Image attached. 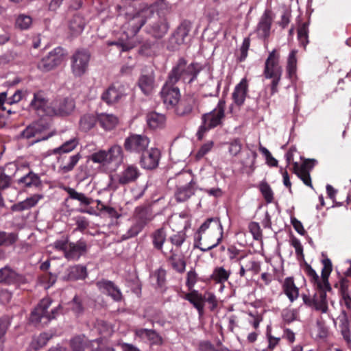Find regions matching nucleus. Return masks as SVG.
I'll return each instance as SVG.
<instances>
[{"instance_id": "obj_1", "label": "nucleus", "mask_w": 351, "mask_h": 351, "mask_svg": "<svg viewBox=\"0 0 351 351\" xmlns=\"http://www.w3.org/2000/svg\"><path fill=\"white\" fill-rule=\"evenodd\" d=\"M171 5L162 1L158 3L156 12L151 9L143 10L140 14L134 16L129 25L134 27V32H137L145 24V18L148 19L147 32L156 38H162L169 27L166 16L171 12Z\"/></svg>"}, {"instance_id": "obj_2", "label": "nucleus", "mask_w": 351, "mask_h": 351, "mask_svg": "<svg viewBox=\"0 0 351 351\" xmlns=\"http://www.w3.org/2000/svg\"><path fill=\"white\" fill-rule=\"evenodd\" d=\"M280 55L276 49L269 52L265 62L263 76L266 79L271 80V94L278 92V86L281 80L282 68L280 64Z\"/></svg>"}, {"instance_id": "obj_3", "label": "nucleus", "mask_w": 351, "mask_h": 351, "mask_svg": "<svg viewBox=\"0 0 351 351\" xmlns=\"http://www.w3.org/2000/svg\"><path fill=\"white\" fill-rule=\"evenodd\" d=\"M200 71V67L197 63L187 64L186 60L180 58L176 64L172 68L169 74V83L176 84L182 80L184 83H192Z\"/></svg>"}, {"instance_id": "obj_4", "label": "nucleus", "mask_w": 351, "mask_h": 351, "mask_svg": "<svg viewBox=\"0 0 351 351\" xmlns=\"http://www.w3.org/2000/svg\"><path fill=\"white\" fill-rule=\"evenodd\" d=\"M225 110L226 102L223 99H220L212 111L202 116V123L197 132L199 140H202L209 130L222 125L225 119Z\"/></svg>"}, {"instance_id": "obj_5", "label": "nucleus", "mask_w": 351, "mask_h": 351, "mask_svg": "<svg viewBox=\"0 0 351 351\" xmlns=\"http://www.w3.org/2000/svg\"><path fill=\"white\" fill-rule=\"evenodd\" d=\"M52 300L49 298H45L41 300L32 312L29 317L30 322L36 326H43L55 319L60 313L61 306L59 305L51 311H48V308Z\"/></svg>"}, {"instance_id": "obj_6", "label": "nucleus", "mask_w": 351, "mask_h": 351, "mask_svg": "<svg viewBox=\"0 0 351 351\" xmlns=\"http://www.w3.org/2000/svg\"><path fill=\"white\" fill-rule=\"evenodd\" d=\"M122 147L117 145H112L108 150L100 149L90 155V159L94 163L107 166L112 163H120L123 159Z\"/></svg>"}, {"instance_id": "obj_7", "label": "nucleus", "mask_w": 351, "mask_h": 351, "mask_svg": "<svg viewBox=\"0 0 351 351\" xmlns=\"http://www.w3.org/2000/svg\"><path fill=\"white\" fill-rule=\"evenodd\" d=\"M90 54L85 49L77 50L71 57V69L75 77L83 75L88 70Z\"/></svg>"}, {"instance_id": "obj_8", "label": "nucleus", "mask_w": 351, "mask_h": 351, "mask_svg": "<svg viewBox=\"0 0 351 351\" xmlns=\"http://www.w3.org/2000/svg\"><path fill=\"white\" fill-rule=\"evenodd\" d=\"M65 55L64 49L61 47H56L40 61L38 67L43 71L52 70L63 62Z\"/></svg>"}, {"instance_id": "obj_9", "label": "nucleus", "mask_w": 351, "mask_h": 351, "mask_svg": "<svg viewBox=\"0 0 351 351\" xmlns=\"http://www.w3.org/2000/svg\"><path fill=\"white\" fill-rule=\"evenodd\" d=\"M149 143V138L147 136L132 134L125 139L123 146L128 152L140 154L147 149Z\"/></svg>"}, {"instance_id": "obj_10", "label": "nucleus", "mask_w": 351, "mask_h": 351, "mask_svg": "<svg viewBox=\"0 0 351 351\" xmlns=\"http://www.w3.org/2000/svg\"><path fill=\"white\" fill-rule=\"evenodd\" d=\"M174 84L169 83L167 80L160 92L162 101L168 109L173 110L180 99V90L173 86Z\"/></svg>"}, {"instance_id": "obj_11", "label": "nucleus", "mask_w": 351, "mask_h": 351, "mask_svg": "<svg viewBox=\"0 0 351 351\" xmlns=\"http://www.w3.org/2000/svg\"><path fill=\"white\" fill-rule=\"evenodd\" d=\"M51 114L64 116L70 114L75 108V101L71 97H59L50 104Z\"/></svg>"}, {"instance_id": "obj_12", "label": "nucleus", "mask_w": 351, "mask_h": 351, "mask_svg": "<svg viewBox=\"0 0 351 351\" xmlns=\"http://www.w3.org/2000/svg\"><path fill=\"white\" fill-rule=\"evenodd\" d=\"M160 157V151L158 148L152 147L142 152L139 162L142 168L153 170L158 167Z\"/></svg>"}, {"instance_id": "obj_13", "label": "nucleus", "mask_w": 351, "mask_h": 351, "mask_svg": "<svg viewBox=\"0 0 351 351\" xmlns=\"http://www.w3.org/2000/svg\"><path fill=\"white\" fill-rule=\"evenodd\" d=\"M141 175L140 169L136 165L128 164L117 174V182L121 185H126L136 182Z\"/></svg>"}, {"instance_id": "obj_14", "label": "nucleus", "mask_w": 351, "mask_h": 351, "mask_svg": "<svg viewBox=\"0 0 351 351\" xmlns=\"http://www.w3.org/2000/svg\"><path fill=\"white\" fill-rule=\"evenodd\" d=\"M81 158L82 155L80 153L71 156L67 154L56 155L58 172L60 173H66L71 171Z\"/></svg>"}, {"instance_id": "obj_15", "label": "nucleus", "mask_w": 351, "mask_h": 351, "mask_svg": "<svg viewBox=\"0 0 351 351\" xmlns=\"http://www.w3.org/2000/svg\"><path fill=\"white\" fill-rule=\"evenodd\" d=\"M88 248L86 242L83 239L76 243H69L67 249H65L64 256L68 261H77L80 256L86 254Z\"/></svg>"}, {"instance_id": "obj_16", "label": "nucleus", "mask_w": 351, "mask_h": 351, "mask_svg": "<svg viewBox=\"0 0 351 351\" xmlns=\"http://www.w3.org/2000/svg\"><path fill=\"white\" fill-rule=\"evenodd\" d=\"M314 167L313 160H306L301 165L293 163V172L302 180L304 184L313 188L310 171Z\"/></svg>"}, {"instance_id": "obj_17", "label": "nucleus", "mask_w": 351, "mask_h": 351, "mask_svg": "<svg viewBox=\"0 0 351 351\" xmlns=\"http://www.w3.org/2000/svg\"><path fill=\"white\" fill-rule=\"evenodd\" d=\"M197 105V97L194 95H187L182 100L180 99L173 110L180 117L186 116L192 112L193 108Z\"/></svg>"}, {"instance_id": "obj_18", "label": "nucleus", "mask_w": 351, "mask_h": 351, "mask_svg": "<svg viewBox=\"0 0 351 351\" xmlns=\"http://www.w3.org/2000/svg\"><path fill=\"white\" fill-rule=\"evenodd\" d=\"M272 21V12L265 10L257 25L256 32L260 38L266 39L269 36Z\"/></svg>"}, {"instance_id": "obj_19", "label": "nucleus", "mask_w": 351, "mask_h": 351, "mask_svg": "<svg viewBox=\"0 0 351 351\" xmlns=\"http://www.w3.org/2000/svg\"><path fill=\"white\" fill-rule=\"evenodd\" d=\"M97 287L103 293L108 294L114 300L119 302L122 300L120 289L112 281L102 280L97 282Z\"/></svg>"}, {"instance_id": "obj_20", "label": "nucleus", "mask_w": 351, "mask_h": 351, "mask_svg": "<svg viewBox=\"0 0 351 351\" xmlns=\"http://www.w3.org/2000/svg\"><path fill=\"white\" fill-rule=\"evenodd\" d=\"M138 86L146 95H150L156 87L155 75L153 72L141 74L138 80Z\"/></svg>"}, {"instance_id": "obj_21", "label": "nucleus", "mask_w": 351, "mask_h": 351, "mask_svg": "<svg viewBox=\"0 0 351 351\" xmlns=\"http://www.w3.org/2000/svg\"><path fill=\"white\" fill-rule=\"evenodd\" d=\"M248 91V84L246 78H243L240 82L236 85L232 94L234 103L241 106L244 104Z\"/></svg>"}, {"instance_id": "obj_22", "label": "nucleus", "mask_w": 351, "mask_h": 351, "mask_svg": "<svg viewBox=\"0 0 351 351\" xmlns=\"http://www.w3.org/2000/svg\"><path fill=\"white\" fill-rule=\"evenodd\" d=\"M184 298L188 300L197 310L199 315L204 312V299L203 295L197 290H191L184 295Z\"/></svg>"}, {"instance_id": "obj_23", "label": "nucleus", "mask_w": 351, "mask_h": 351, "mask_svg": "<svg viewBox=\"0 0 351 351\" xmlns=\"http://www.w3.org/2000/svg\"><path fill=\"white\" fill-rule=\"evenodd\" d=\"M125 95L123 87L114 86H110L102 94V99L108 104H114L117 102Z\"/></svg>"}, {"instance_id": "obj_24", "label": "nucleus", "mask_w": 351, "mask_h": 351, "mask_svg": "<svg viewBox=\"0 0 351 351\" xmlns=\"http://www.w3.org/2000/svg\"><path fill=\"white\" fill-rule=\"evenodd\" d=\"M213 223V227L216 228L219 232L220 237H217L216 241L212 243L208 247V249H211L217 246L221 239L222 236V226L218 218H209L204 223L202 224L198 230V234H202L210 226V223Z\"/></svg>"}, {"instance_id": "obj_25", "label": "nucleus", "mask_w": 351, "mask_h": 351, "mask_svg": "<svg viewBox=\"0 0 351 351\" xmlns=\"http://www.w3.org/2000/svg\"><path fill=\"white\" fill-rule=\"evenodd\" d=\"M43 196L39 194H35L29 197L26 198L25 200L20 202L12 206L14 211H23L28 210L35 206L38 202L43 199Z\"/></svg>"}, {"instance_id": "obj_26", "label": "nucleus", "mask_w": 351, "mask_h": 351, "mask_svg": "<svg viewBox=\"0 0 351 351\" xmlns=\"http://www.w3.org/2000/svg\"><path fill=\"white\" fill-rule=\"evenodd\" d=\"M282 289L290 302H293L298 298L299 289L295 286L293 278L289 277L285 280Z\"/></svg>"}, {"instance_id": "obj_27", "label": "nucleus", "mask_w": 351, "mask_h": 351, "mask_svg": "<svg viewBox=\"0 0 351 351\" xmlns=\"http://www.w3.org/2000/svg\"><path fill=\"white\" fill-rule=\"evenodd\" d=\"M99 125L105 130H111L117 125L118 118L112 114L101 113L97 116Z\"/></svg>"}, {"instance_id": "obj_28", "label": "nucleus", "mask_w": 351, "mask_h": 351, "mask_svg": "<svg viewBox=\"0 0 351 351\" xmlns=\"http://www.w3.org/2000/svg\"><path fill=\"white\" fill-rule=\"evenodd\" d=\"M191 27L192 23L189 21H184L179 25L174 34V38L178 45H182L185 43L186 38L188 37Z\"/></svg>"}, {"instance_id": "obj_29", "label": "nucleus", "mask_w": 351, "mask_h": 351, "mask_svg": "<svg viewBox=\"0 0 351 351\" xmlns=\"http://www.w3.org/2000/svg\"><path fill=\"white\" fill-rule=\"evenodd\" d=\"M47 101L46 100L42 92L34 93V99L32 100L30 105L35 110H41L48 114H51V109L49 106H47Z\"/></svg>"}, {"instance_id": "obj_30", "label": "nucleus", "mask_w": 351, "mask_h": 351, "mask_svg": "<svg viewBox=\"0 0 351 351\" xmlns=\"http://www.w3.org/2000/svg\"><path fill=\"white\" fill-rule=\"evenodd\" d=\"M5 170L11 171L12 173H4L0 168V189H3L9 186L12 177L14 176L17 171V166L15 163H10L6 165Z\"/></svg>"}, {"instance_id": "obj_31", "label": "nucleus", "mask_w": 351, "mask_h": 351, "mask_svg": "<svg viewBox=\"0 0 351 351\" xmlns=\"http://www.w3.org/2000/svg\"><path fill=\"white\" fill-rule=\"evenodd\" d=\"M85 27V21L80 15L73 16L69 22V29L72 36L80 35Z\"/></svg>"}, {"instance_id": "obj_32", "label": "nucleus", "mask_w": 351, "mask_h": 351, "mask_svg": "<svg viewBox=\"0 0 351 351\" xmlns=\"http://www.w3.org/2000/svg\"><path fill=\"white\" fill-rule=\"evenodd\" d=\"M79 145V139L77 137L71 138L66 141L60 146L52 149L51 153L54 155L67 154L73 151Z\"/></svg>"}, {"instance_id": "obj_33", "label": "nucleus", "mask_w": 351, "mask_h": 351, "mask_svg": "<svg viewBox=\"0 0 351 351\" xmlns=\"http://www.w3.org/2000/svg\"><path fill=\"white\" fill-rule=\"evenodd\" d=\"M316 293L315 297L317 299V311L326 312L327 310L326 292L331 289H325L323 286H315Z\"/></svg>"}, {"instance_id": "obj_34", "label": "nucleus", "mask_w": 351, "mask_h": 351, "mask_svg": "<svg viewBox=\"0 0 351 351\" xmlns=\"http://www.w3.org/2000/svg\"><path fill=\"white\" fill-rule=\"evenodd\" d=\"M297 51L293 49L289 53L286 65V73L287 77L292 80L296 75L297 71Z\"/></svg>"}, {"instance_id": "obj_35", "label": "nucleus", "mask_w": 351, "mask_h": 351, "mask_svg": "<svg viewBox=\"0 0 351 351\" xmlns=\"http://www.w3.org/2000/svg\"><path fill=\"white\" fill-rule=\"evenodd\" d=\"M166 237L167 234L164 227H161L154 231L151 234V238L154 248L158 250H161L163 244L166 241Z\"/></svg>"}, {"instance_id": "obj_36", "label": "nucleus", "mask_w": 351, "mask_h": 351, "mask_svg": "<svg viewBox=\"0 0 351 351\" xmlns=\"http://www.w3.org/2000/svg\"><path fill=\"white\" fill-rule=\"evenodd\" d=\"M132 219L144 228L149 221H152V217L147 209L142 207H138L135 210Z\"/></svg>"}, {"instance_id": "obj_37", "label": "nucleus", "mask_w": 351, "mask_h": 351, "mask_svg": "<svg viewBox=\"0 0 351 351\" xmlns=\"http://www.w3.org/2000/svg\"><path fill=\"white\" fill-rule=\"evenodd\" d=\"M18 183L22 184L25 187L38 186L40 185L41 182L39 176L36 173L30 171L25 176L21 177L19 180Z\"/></svg>"}, {"instance_id": "obj_38", "label": "nucleus", "mask_w": 351, "mask_h": 351, "mask_svg": "<svg viewBox=\"0 0 351 351\" xmlns=\"http://www.w3.org/2000/svg\"><path fill=\"white\" fill-rule=\"evenodd\" d=\"M87 276L86 268L82 265H73L70 267L68 278L70 280L84 279Z\"/></svg>"}, {"instance_id": "obj_39", "label": "nucleus", "mask_w": 351, "mask_h": 351, "mask_svg": "<svg viewBox=\"0 0 351 351\" xmlns=\"http://www.w3.org/2000/svg\"><path fill=\"white\" fill-rule=\"evenodd\" d=\"M147 122L150 128L156 129L164 125L165 117L162 114L152 112L147 115Z\"/></svg>"}, {"instance_id": "obj_40", "label": "nucleus", "mask_w": 351, "mask_h": 351, "mask_svg": "<svg viewBox=\"0 0 351 351\" xmlns=\"http://www.w3.org/2000/svg\"><path fill=\"white\" fill-rule=\"evenodd\" d=\"M191 182H189L187 185L178 187L175 197L178 202H184L189 199L194 194V189L191 185Z\"/></svg>"}, {"instance_id": "obj_41", "label": "nucleus", "mask_w": 351, "mask_h": 351, "mask_svg": "<svg viewBox=\"0 0 351 351\" xmlns=\"http://www.w3.org/2000/svg\"><path fill=\"white\" fill-rule=\"evenodd\" d=\"M65 191L68 193L69 198L79 201L82 204L88 206L93 202V199L86 196L82 193H79L74 189L71 187H66Z\"/></svg>"}, {"instance_id": "obj_42", "label": "nucleus", "mask_w": 351, "mask_h": 351, "mask_svg": "<svg viewBox=\"0 0 351 351\" xmlns=\"http://www.w3.org/2000/svg\"><path fill=\"white\" fill-rule=\"evenodd\" d=\"M97 121V117L94 114H87L82 116L80 121V130L87 132L91 130Z\"/></svg>"}, {"instance_id": "obj_43", "label": "nucleus", "mask_w": 351, "mask_h": 351, "mask_svg": "<svg viewBox=\"0 0 351 351\" xmlns=\"http://www.w3.org/2000/svg\"><path fill=\"white\" fill-rule=\"evenodd\" d=\"M332 271V265H324L322 269L321 278L319 277L317 286H323L325 289H331L328 278Z\"/></svg>"}, {"instance_id": "obj_44", "label": "nucleus", "mask_w": 351, "mask_h": 351, "mask_svg": "<svg viewBox=\"0 0 351 351\" xmlns=\"http://www.w3.org/2000/svg\"><path fill=\"white\" fill-rule=\"evenodd\" d=\"M2 273L1 274V282L11 284L15 282L17 279V274L15 271L10 269V267L6 265L1 268Z\"/></svg>"}, {"instance_id": "obj_45", "label": "nucleus", "mask_w": 351, "mask_h": 351, "mask_svg": "<svg viewBox=\"0 0 351 351\" xmlns=\"http://www.w3.org/2000/svg\"><path fill=\"white\" fill-rule=\"evenodd\" d=\"M89 341L84 337H75L70 341L71 351H84Z\"/></svg>"}, {"instance_id": "obj_46", "label": "nucleus", "mask_w": 351, "mask_h": 351, "mask_svg": "<svg viewBox=\"0 0 351 351\" xmlns=\"http://www.w3.org/2000/svg\"><path fill=\"white\" fill-rule=\"evenodd\" d=\"M131 225L128 228L126 232L123 234V239H128L138 235L142 230L144 228L140 225L138 222H136L134 219L132 218L130 220Z\"/></svg>"}, {"instance_id": "obj_47", "label": "nucleus", "mask_w": 351, "mask_h": 351, "mask_svg": "<svg viewBox=\"0 0 351 351\" xmlns=\"http://www.w3.org/2000/svg\"><path fill=\"white\" fill-rule=\"evenodd\" d=\"M32 24V19L26 14H19L15 22L16 27L21 30L28 29Z\"/></svg>"}, {"instance_id": "obj_48", "label": "nucleus", "mask_w": 351, "mask_h": 351, "mask_svg": "<svg viewBox=\"0 0 351 351\" xmlns=\"http://www.w3.org/2000/svg\"><path fill=\"white\" fill-rule=\"evenodd\" d=\"M52 338V335L48 332H43L38 337L34 339L32 346L34 349L38 350L45 346L48 341Z\"/></svg>"}, {"instance_id": "obj_49", "label": "nucleus", "mask_w": 351, "mask_h": 351, "mask_svg": "<svg viewBox=\"0 0 351 351\" xmlns=\"http://www.w3.org/2000/svg\"><path fill=\"white\" fill-rule=\"evenodd\" d=\"M230 276V272L226 270L223 267H217L213 274L211 275V278L215 280L216 282H223L226 281Z\"/></svg>"}, {"instance_id": "obj_50", "label": "nucleus", "mask_w": 351, "mask_h": 351, "mask_svg": "<svg viewBox=\"0 0 351 351\" xmlns=\"http://www.w3.org/2000/svg\"><path fill=\"white\" fill-rule=\"evenodd\" d=\"M259 189L265 201L267 203H271L274 200V193L269 184L265 181L261 182Z\"/></svg>"}, {"instance_id": "obj_51", "label": "nucleus", "mask_w": 351, "mask_h": 351, "mask_svg": "<svg viewBox=\"0 0 351 351\" xmlns=\"http://www.w3.org/2000/svg\"><path fill=\"white\" fill-rule=\"evenodd\" d=\"M308 24L303 23L298 30V38L301 45L306 47L308 43Z\"/></svg>"}, {"instance_id": "obj_52", "label": "nucleus", "mask_w": 351, "mask_h": 351, "mask_svg": "<svg viewBox=\"0 0 351 351\" xmlns=\"http://www.w3.org/2000/svg\"><path fill=\"white\" fill-rule=\"evenodd\" d=\"M40 132V125L37 123L27 126L21 134V137L24 138H31L36 137Z\"/></svg>"}, {"instance_id": "obj_53", "label": "nucleus", "mask_w": 351, "mask_h": 351, "mask_svg": "<svg viewBox=\"0 0 351 351\" xmlns=\"http://www.w3.org/2000/svg\"><path fill=\"white\" fill-rule=\"evenodd\" d=\"M17 240V236L14 233H7L4 231H0V246L11 245Z\"/></svg>"}, {"instance_id": "obj_54", "label": "nucleus", "mask_w": 351, "mask_h": 351, "mask_svg": "<svg viewBox=\"0 0 351 351\" xmlns=\"http://www.w3.org/2000/svg\"><path fill=\"white\" fill-rule=\"evenodd\" d=\"M97 329L98 332L104 337L110 336L112 332L111 325L103 320L97 321Z\"/></svg>"}, {"instance_id": "obj_55", "label": "nucleus", "mask_w": 351, "mask_h": 351, "mask_svg": "<svg viewBox=\"0 0 351 351\" xmlns=\"http://www.w3.org/2000/svg\"><path fill=\"white\" fill-rule=\"evenodd\" d=\"M228 152L232 156H237L242 149V143L239 138H234L228 143Z\"/></svg>"}, {"instance_id": "obj_56", "label": "nucleus", "mask_w": 351, "mask_h": 351, "mask_svg": "<svg viewBox=\"0 0 351 351\" xmlns=\"http://www.w3.org/2000/svg\"><path fill=\"white\" fill-rule=\"evenodd\" d=\"M186 238V232L184 230L179 231L169 237L171 243L177 247H180Z\"/></svg>"}, {"instance_id": "obj_57", "label": "nucleus", "mask_w": 351, "mask_h": 351, "mask_svg": "<svg viewBox=\"0 0 351 351\" xmlns=\"http://www.w3.org/2000/svg\"><path fill=\"white\" fill-rule=\"evenodd\" d=\"M298 311L296 309L285 308L282 312V317L283 321L287 324H290L296 320Z\"/></svg>"}, {"instance_id": "obj_58", "label": "nucleus", "mask_w": 351, "mask_h": 351, "mask_svg": "<svg viewBox=\"0 0 351 351\" xmlns=\"http://www.w3.org/2000/svg\"><path fill=\"white\" fill-rule=\"evenodd\" d=\"M259 151L265 156L266 163L271 167H277L278 161L275 159L270 152L265 147L262 146L261 144L259 145Z\"/></svg>"}, {"instance_id": "obj_59", "label": "nucleus", "mask_w": 351, "mask_h": 351, "mask_svg": "<svg viewBox=\"0 0 351 351\" xmlns=\"http://www.w3.org/2000/svg\"><path fill=\"white\" fill-rule=\"evenodd\" d=\"M248 228L255 240H261L262 239V231L258 223L255 221L250 222L248 225Z\"/></svg>"}, {"instance_id": "obj_60", "label": "nucleus", "mask_w": 351, "mask_h": 351, "mask_svg": "<svg viewBox=\"0 0 351 351\" xmlns=\"http://www.w3.org/2000/svg\"><path fill=\"white\" fill-rule=\"evenodd\" d=\"M214 143L213 141H208L201 146L198 152L196 153L195 158L197 160L203 158L206 154H208L213 147Z\"/></svg>"}, {"instance_id": "obj_61", "label": "nucleus", "mask_w": 351, "mask_h": 351, "mask_svg": "<svg viewBox=\"0 0 351 351\" xmlns=\"http://www.w3.org/2000/svg\"><path fill=\"white\" fill-rule=\"evenodd\" d=\"M256 157L257 154L255 152H252L250 154H247L245 160L241 161V163L245 168H249L252 171H254Z\"/></svg>"}, {"instance_id": "obj_62", "label": "nucleus", "mask_w": 351, "mask_h": 351, "mask_svg": "<svg viewBox=\"0 0 351 351\" xmlns=\"http://www.w3.org/2000/svg\"><path fill=\"white\" fill-rule=\"evenodd\" d=\"M197 281V274L194 270H191L187 274L186 285L189 291L194 290L193 287Z\"/></svg>"}, {"instance_id": "obj_63", "label": "nucleus", "mask_w": 351, "mask_h": 351, "mask_svg": "<svg viewBox=\"0 0 351 351\" xmlns=\"http://www.w3.org/2000/svg\"><path fill=\"white\" fill-rule=\"evenodd\" d=\"M56 275L52 273H45L40 277V280L43 283L47 285L46 288H49L52 286L56 281Z\"/></svg>"}, {"instance_id": "obj_64", "label": "nucleus", "mask_w": 351, "mask_h": 351, "mask_svg": "<svg viewBox=\"0 0 351 351\" xmlns=\"http://www.w3.org/2000/svg\"><path fill=\"white\" fill-rule=\"evenodd\" d=\"M151 346H161L163 343V339L159 333L153 330L147 340Z\"/></svg>"}]
</instances>
